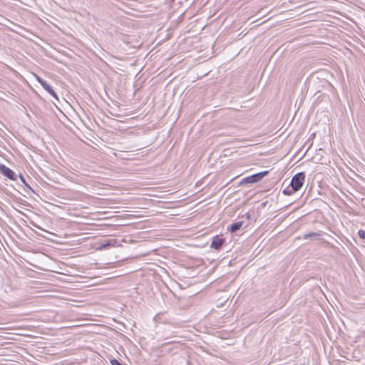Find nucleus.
Wrapping results in <instances>:
<instances>
[{"label": "nucleus", "instance_id": "f257e3e1", "mask_svg": "<svg viewBox=\"0 0 365 365\" xmlns=\"http://www.w3.org/2000/svg\"><path fill=\"white\" fill-rule=\"evenodd\" d=\"M305 180V174L303 172L295 174L289 183L282 192L285 195H292L301 189Z\"/></svg>", "mask_w": 365, "mask_h": 365}, {"label": "nucleus", "instance_id": "f03ea898", "mask_svg": "<svg viewBox=\"0 0 365 365\" xmlns=\"http://www.w3.org/2000/svg\"><path fill=\"white\" fill-rule=\"evenodd\" d=\"M269 173L268 170L259 172L257 173H255L254 175H252L250 176L246 177L243 178L240 184V185H245V184H253L257 182H259L262 180L264 177L267 175Z\"/></svg>", "mask_w": 365, "mask_h": 365}, {"label": "nucleus", "instance_id": "7ed1b4c3", "mask_svg": "<svg viewBox=\"0 0 365 365\" xmlns=\"http://www.w3.org/2000/svg\"><path fill=\"white\" fill-rule=\"evenodd\" d=\"M0 171L1 173L8 178L10 180H15L16 179V174L15 173L11 170L9 168L6 167L4 165H0Z\"/></svg>", "mask_w": 365, "mask_h": 365}, {"label": "nucleus", "instance_id": "20e7f679", "mask_svg": "<svg viewBox=\"0 0 365 365\" xmlns=\"http://www.w3.org/2000/svg\"><path fill=\"white\" fill-rule=\"evenodd\" d=\"M224 243L225 239L220 237L218 235H216L212 238L210 247L217 250H219L222 248Z\"/></svg>", "mask_w": 365, "mask_h": 365}, {"label": "nucleus", "instance_id": "39448f33", "mask_svg": "<svg viewBox=\"0 0 365 365\" xmlns=\"http://www.w3.org/2000/svg\"><path fill=\"white\" fill-rule=\"evenodd\" d=\"M120 245V244L118 243L116 239H108L105 240L103 243L101 244L100 246V250H104L111 247H118Z\"/></svg>", "mask_w": 365, "mask_h": 365}, {"label": "nucleus", "instance_id": "423d86ee", "mask_svg": "<svg viewBox=\"0 0 365 365\" xmlns=\"http://www.w3.org/2000/svg\"><path fill=\"white\" fill-rule=\"evenodd\" d=\"M243 224V221H238L234 222L227 227V230L230 231V232H235L242 227Z\"/></svg>", "mask_w": 365, "mask_h": 365}, {"label": "nucleus", "instance_id": "0eeeda50", "mask_svg": "<svg viewBox=\"0 0 365 365\" xmlns=\"http://www.w3.org/2000/svg\"><path fill=\"white\" fill-rule=\"evenodd\" d=\"M320 233H317V232H309L308 234H305L304 235V239H308V238H312V237H318V236H320Z\"/></svg>", "mask_w": 365, "mask_h": 365}, {"label": "nucleus", "instance_id": "6e6552de", "mask_svg": "<svg viewBox=\"0 0 365 365\" xmlns=\"http://www.w3.org/2000/svg\"><path fill=\"white\" fill-rule=\"evenodd\" d=\"M41 86L47 91L48 92L52 87L47 83V82L45 81L44 82H41Z\"/></svg>", "mask_w": 365, "mask_h": 365}, {"label": "nucleus", "instance_id": "1a4fd4ad", "mask_svg": "<svg viewBox=\"0 0 365 365\" xmlns=\"http://www.w3.org/2000/svg\"><path fill=\"white\" fill-rule=\"evenodd\" d=\"M358 235L359 237L362 239V240H365V231L363 230H359L358 231Z\"/></svg>", "mask_w": 365, "mask_h": 365}, {"label": "nucleus", "instance_id": "9d476101", "mask_svg": "<svg viewBox=\"0 0 365 365\" xmlns=\"http://www.w3.org/2000/svg\"><path fill=\"white\" fill-rule=\"evenodd\" d=\"M111 365H123L118 360L113 359L110 360Z\"/></svg>", "mask_w": 365, "mask_h": 365}, {"label": "nucleus", "instance_id": "9b49d317", "mask_svg": "<svg viewBox=\"0 0 365 365\" xmlns=\"http://www.w3.org/2000/svg\"><path fill=\"white\" fill-rule=\"evenodd\" d=\"M48 93H50L53 97H54L56 99L58 100V96L53 88H51Z\"/></svg>", "mask_w": 365, "mask_h": 365}, {"label": "nucleus", "instance_id": "f8f14e48", "mask_svg": "<svg viewBox=\"0 0 365 365\" xmlns=\"http://www.w3.org/2000/svg\"><path fill=\"white\" fill-rule=\"evenodd\" d=\"M35 78L36 81L41 84V82H44L45 81L39 77L38 75L35 74Z\"/></svg>", "mask_w": 365, "mask_h": 365}, {"label": "nucleus", "instance_id": "ddd939ff", "mask_svg": "<svg viewBox=\"0 0 365 365\" xmlns=\"http://www.w3.org/2000/svg\"><path fill=\"white\" fill-rule=\"evenodd\" d=\"M20 178H21V181H22L23 182H25L24 179V178H23L21 175H20Z\"/></svg>", "mask_w": 365, "mask_h": 365}]
</instances>
